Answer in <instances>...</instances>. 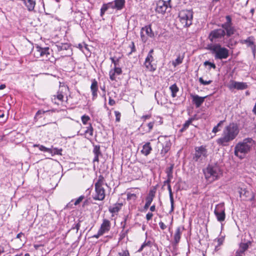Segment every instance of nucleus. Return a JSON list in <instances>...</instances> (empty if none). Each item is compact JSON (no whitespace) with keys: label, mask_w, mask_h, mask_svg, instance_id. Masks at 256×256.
Here are the masks:
<instances>
[{"label":"nucleus","mask_w":256,"mask_h":256,"mask_svg":"<svg viewBox=\"0 0 256 256\" xmlns=\"http://www.w3.org/2000/svg\"><path fill=\"white\" fill-rule=\"evenodd\" d=\"M219 131H220V129L218 128V126H215L212 130V132L214 133H216L217 132H218Z\"/></svg>","instance_id":"nucleus-57"},{"label":"nucleus","mask_w":256,"mask_h":256,"mask_svg":"<svg viewBox=\"0 0 256 256\" xmlns=\"http://www.w3.org/2000/svg\"><path fill=\"white\" fill-rule=\"evenodd\" d=\"M184 58V54L182 56H178V58L172 62V65L176 67L177 66L180 64L182 62Z\"/></svg>","instance_id":"nucleus-32"},{"label":"nucleus","mask_w":256,"mask_h":256,"mask_svg":"<svg viewBox=\"0 0 256 256\" xmlns=\"http://www.w3.org/2000/svg\"><path fill=\"white\" fill-rule=\"evenodd\" d=\"M223 240H224V238H218V242L219 245H220L221 244H222Z\"/></svg>","instance_id":"nucleus-61"},{"label":"nucleus","mask_w":256,"mask_h":256,"mask_svg":"<svg viewBox=\"0 0 256 256\" xmlns=\"http://www.w3.org/2000/svg\"><path fill=\"white\" fill-rule=\"evenodd\" d=\"M228 88L230 90L235 88L238 90H242L248 88V84L246 82L232 81Z\"/></svg>","instance_id":"nucleus-16"},{"label":"nucleus","mask_w":256,"mask_h":256,"mask_svg":"<svg viewBox=\"0 0 256 256\" xmlns=\"http://www.w3.org/2000/svg\"><path fill=\"white\" fill-rule=\"evenodd\" d=\"M164 139L163 142H159L162 146V149L160 152V154L162 156H164L170 150L172 145L170 140L168 137H164Z\"/></svg>","instance_id":"nucleus-15"},{"label":"nucleus","mask_w":256,"mask_h":256,"mask_svg":"<svg viewBox=\"0 0 256 256\" xmlns=\"http://www.w3.org/2000/svg\"><path fill=\"white\" fill-rule=\"evenodd\" d=\"M152 150V148L150 146V143L148 142L143 146L141 152L145 156H148L150 154Z\"/></svg>","instance_id":"nucleus-25"},{"label":"nucleus","mask_w":256,"mask_h":256,"mask_svg":"<svg viewBox=\"0 0 256 256\" xmlns=\"http://www.w3.org/2000/svg\"><path fill=\"white\" fill-rule=\"evenodd\" d=\"M192 102L196 105V108H199L204 102V99L206 96H200L197 94H191Z\"/></svg>","instance_id":"nucleus-18"},{"label":"nucleus","mask_w":256,"mask_h":256,"mask_svg":"<svg viewBox=\"0 0 256 256\" xmlns=\"http://www.w3.org/2000/svg\"><path fill=\"white\" fill-rule=\"evenodd\" d=\"M116 74L114 72L113 70H112L110 71L109 75H110V78L112 80H116V76L115 74Z\"/></svg>","instance_id":"nucleus-45"},{"label":"nucleus","mask_w":256,"mask_h":256,"mask_svg":"<svg viewBox=\"0 0 256 256\" xmlns=\"http://www.w3.org/2000/svg\"><path fill=\"white\" fill-rule=\"evenodd\" d=\"M104 184V176L100 175L97 182L94 184L96 195L94 198L96 200H102L105 198V190L103 186Z\"/></svg>","instance_id":"nucleus-5"},{"label":"nucleus","mask_w":256,"mask_h":256,"mask_svg":"<svg viewBox=\"0 0 256 256\" xmlns=\"http://www.w3.org/2000/svg\"><path fill=\"white\" fill-rule=\"evenodd\" d=\"M225 208L224 203L217 204L214 210V214L218 221L222 222L226 218Z\"/></svg>","instance_id":"nucleus-14"},{"label":"nucleus","mask_w":256,"mask_h":256,"mask_svg":"<svg viewBox=\"0 0 256 256\" xmlns=\"http://www.w3.org/2000/svg\"><path fill=\"white\" fill-rule=\"evenodd\" d=\"M113 70L114 72L118 75L121 74L122 72V70L121 68H118L117 66L114 67V68L113 69Z\"/></svg>","instance_id":"nucleus-48"},{"label":"nucleus","mask_w":256,"mask_h":256,"mask_svg":"<svg viewBox=\"0 0 256 256\" xmlns=\"http://www.w3.org/2000/svg\"><path fill=\"white\" fill-rule=\"evenodd\" d=\"M154 37V34L152 30L151 25L146 26L141 28L140 38L143 42L146 43L148 38Z\"/></svg>","instance_id":"nucleus-12"},{"label":"nucleus","mask_w":256,"mask_h":256,"mask_svg":"<svg viewBox=\"0 0 256 256\" xmlns=\"http://www.w3.org/2000/svg\"><path fill=\"white\" fill-rule=\"evenodd\" d=\"M120 58V57L116 58V56H112L110 58V60H112V63L114 64V67L117 66Z\"/></svg>","instance_id":"nucleus-37"},{"label":"nucleus","mask_w":256,"mask_h":256,"mask_svg":"<svg viewBox=\"0 0 256 256\" xmlns=\"http://www.w3.org/2000/svg\"><path fill=\"white\" fill-rule=\"evenodd\" d=\"M139 194L137 188H132L130 192L127 193V200H135L137 198V194Z\"/></svg>","instance_id":"nucleus-21"},{"label":"nucleus","mask_w":256,"mask_h":256,"mask_svg":"<svg viewBox=\"0 0 256 256\" xmlns=\"http://www.w3.org/2000/svg\"><path fill=\"white\" fill-rule=\"evenodd\" d=\"M239 132L236 124L230 123L224 128L222 136L216 140V144L222 146H228L230 142L236 138Z\"/></svg>","instance_id":"nucleus-1"},{"label":"nucleus","mask_w":256,"mask_h":256,"mask_svg":"<svg viewBox=\"0 0 256 256\" xmlns=\"http://www.w3.org/2000/svg\"><path fill=\"white\" fill-rule=\"evenodd\" d=\"M115 104V100L110 97L108 100V104L110 106H114Z\"/></svg>","instance_id":"nucleus-55"},{"label":"nucleus","mask_w":256,"mask_h":256,"mask_svg":"<svg viewBox=\"0 0 256 256\" xmlns=\"http://www.w3.org/2000/svg\"><path fill=\"white\" fill-rule=\"evenodd\" d=\"M204 65L206 66L208 65L210 66V68H212L214 69H215L216 68V64L214 63L210 62L208 61H206L204 62Z\"/></svg>","instance_id":"nucleus-46"},{"label":"nucleus","mask_w":256,"mask_h":256,"mask_svg":"<svg viewBox=\"0 0 256 256\" xmlns=\"http://www.w3.org/2000/svg\"><path fill=\"white\" fill-rule=\"evenodd\" d=\"M240 42L242 44H246L250 48L255 45L253 36H249L246 40H240Z\"/></svg>","instance_id":"nucleus-26"},{"label":"nucleus","mask_w":256,"mask_h":256,"mask_svg":"<svg viewBox=\"0 0 256 256\" xmlns=\"http://www.w3.org/2000/svg\"><path fill=\"white\" fill-rule=\"evenodd\" d=\"M146 246H150V247L152 246V242L150 240H148L147 242L145 241L142 244L141 246V247L140 248L138 252H140L142 251L143 248Z\"/></svg>","instance_id":"nucleus-38"},{"label":"nucleus","mask_w":256,"mask_h":256,"mask_svg":"<svg viewBox=\"0 0 256 256\" xmlns=\"http://www.w3.org/2000/svg\"><path fill=\"white\" fill-rule=\"evenodd\" d=\"M216 60L226 59L229 56V50L222 46L220 44H212L208 46Z\"/></svg>","instance_id":"nucleus-3"},{"label":"nucleus","mask_w":256,"mask_h":256,"mask_svg":"<svg viewBox=\"0 0 256 256\" xmlns=\"http://www.w3.org/2000/svg\"><path fill=\"white\" fill-rule=\"evenodd\" d=\"M120 256H130V254L128 250H123L122 252H119Z\"/></svg>","instance_id":"nucleus-51"},{"label":"nucleus","mask_w":256,"mask_h":256,"mask_svg":"<svg viewBox=\"0 0 256 256\" xmlns=\"http://www.w3.org/2000/svg\"><path fill=\"white\" fill-rule=\"evenodd\" d=\"M204 173L206 178L210 182L218 179L222 174L220 168L216 164H208L204 170Z\"/></svg>","instance_id":"nucleus-4"},{"label":"nucleus","mask_w":256,"mask_h":256,"mask_svg":"<svg viewBox=\"0 0 256 256\" xmlns=\"http://www.w3.org/2000/svg\"><path fill=\"white\" fill-rule=\"evenodd\" d=\"M54 111V110H38L37 112L36 116H38L42 114H45L46 112H53Z\"/></svg>","instance_id":"nucleus-44"},{"label":"nucleus","mask_w":256,"mask_h":256,"mask_svg":"<svg viewBox=\"0 0 256 256\" xmlns=\"http://www.w3.org/2000/svg\"><path fill=\"white\" fill-rule=\"evenodd\" d=\"M195 120V118L192 117L189 118L188 120H186L185 123L183 124L182 128L180 130L181 132H184L186 130L189 126L192 124V122Z\"/></svg>","instance_id":"nucleus-31"},{"label":"nucleus","mask_w":256,"mask_h":256,"mask_svg":"<svg viewBox=\"0 0 256 256\" xmlns=\"http://www.w3.org/2000/svg\"><path fill=\"white\" fill-rule=\"evenodd\" d=\"M198 80L200 84L206 86L210 84L212 82V80H203L202 78H200L198 79Z\"/></svg>","instance_id":"nucleus-41"},{"label":"nucleus","mask_w":256,"mask_h":256,"mask_svg":"<svg viewBox=\"0 0 256 256\" xmlns=\"http://www.w3.org/2000/svg\"><path fill=\"white\" fill-rule=\"evenodd\" d=\"M110 224L108 220L104 219L100 228V234H104L106 232H108L110 229Z\"/></svg>","instance_id":"nucleus-20"},{"label":"nucleus","mask_w":256,"mask_h":256,"mask_svg":"<svg viewBox=\"0 0 256 256\" xmlns=\"http://www.w3.org/2000/svg\"><path fill=\"white\" fill-rule=\"evenodd\" d=\"M167 174L168 179L171 180L173 176L172 174Z\"/></svg>","instance_id":"nucleus-64"},{"label":"nucleus","mask_w":256,"mask_h":256,"mask_svg":"<svg viewBox=\"0 0 256 256\" xmlns=\"http://www.w3.org/2000/svg\"><path fill=\"white\" fill-rule=\"evenodd\" d=\"M102 234H100V230H98V234H96L94 235L93 237L98 238L100 236H102Z\"/></svg>","instance_id":"nucleus-59"},{"label":"nucleus","mask_w":256,"mask_h":256,"mask_svg":"<svg viewBox=\"0 0 256 256\" xmlns=\"http://www.w3.org/2000/svg\"><path fill=\"white\" fill-rule=\"evenodd\" d=\"M154 124V122H149L146 126L148 127V129L145 130V132H150L152 129Z\"/></svg>","instance_id":"nucleus-43"},{"label":"nucleus","mask_w":256,"mask_h":256,"mask_svg":"<svg viewBox=\"0 0 256 256\" xmlns=\"http://www.w3.org/2000/svg\"><path fill=\"white\" fill-rule=\"evenodd\" d=\"M98 156H94V158L93 160V162H99V159H98Z\"/></svg>","instance_id":"nucleus-62"},{"label":"nucleus","mask_w":256,"mask_h":256,"mask_svg":"<svg viewBox=\"0 0 256 256\" xmlns=\"http://www.w3.org/2000/svg\"><path fill=\"white\" fill-rule=\"evenodd\" d=\"M90 120V118L88 116L84 115L82 116V121L84 124H86Z\"/></svg>","instance_id":"nucleus-42"},{"label":"nucleus","mask_w":256,"mask_h":256,"mask_svg":"<svg viewBox=\"0 0 256 256\" xmlns=\"http://www.w3.org/2000/svg\"><path fill=\"white\" fill-rule=\"evenodd\" d=\"M251 48L252 52L254 56L255 57L256 53V46L254 45V46L251 47Z\"/></svg>","instance_id":"nucleus-56"},{"label":"nucleus","mask_w":256,"mask_h":256,"mask_svg":"<svg viewBox=\"0 0 256 256\" xmlns=\"http://www.w3.org/2000/svg\"><path fill=\"white\" fill-rule=\"evenodd\" d=\"M115 9L121 10L124 6L125 0H115L114 2Z\"/></svg>","instance_id":"nucleus-27"},{"label":"nucleus","mask_w":256,"mask_h":256,"mask_svg":"<svg viewBox=\"0 0 256 256\" xmlns=\"http://www.w3.org/2000/svg\"><path fill=\"white\" fill-rule=\"evenodd\" d=\"M171 0H159L156 3V10L164 14L167 10L170 12L171 8Z\"/></svg>","instance_id":"nucleus-9"},{"label":"nucleus","mask_w":256,"mask_h":256,"mask_svg":"<svg viewBox=\"0 0 256 256\" xmlns=\"http://www.w3.org/2000/svg\"><path fill=\"white\" fill-rule=\"evenodd\" d=\"M80 224L78 222L76 224V226H74V227L73 228H76V231L78 232V230L80 229Z\"/></svg>","instance_id":"nucleus-58"},{"label":"nucleus","mask_w":256,"mask_h":256,"mask_svg":"<svg viewBox=\"0 0 256 256\" xmlns=\"http://www.w3.org/2000/svg\"><path fill=\"white\" fill-rule=\"evenodd\" d=\"M53 97H54V98H52V100H55L56 98L58 100H60V101H62L63 100V98H64V96H63V94H62V93L61 92H58V93H57V94L56 95H54L53 96Z\"/></svg>","instance_id":"nucleus-40"},{"label":"nucleus","mask_w":256,"mask_h":256,"mask_svg":"<svg viewBox=\"0 0 256 256\" xmlns=\"http://www.w3.org/2000/svg\"><path fill=\"white\" fill-rule=\"evenodd\" d=\"M154 50L152 49L148 52L146 58L145 62H144V66L148 70L153 72L156 70V64H152L154 60V58L153 56Z\"/></svg>","instance_id":"nucleus-11"},{"label":"nucleus","mask_w":256,"mask_h":256,"mask_svg":"<svg viewBox=\"0 0 256 256\" xmlns=\"http://www.w3.org/2000/svg\"><path fill=\"white\" fill-rule=\"evenodd\" d=\"M159 226L160 228L162 230H165L166 228V226L165 225V224L162 222H159Z\"/></svg>","instance_id":"nucleus-53"},{"label":"nucleus","mask_w":256,"mask_h":256,"mask_svg":"<svg viewBox=\"0 0 256 256\" xmlns=\"http://www.w3.org/2000/svg\"><path fill=\"white\" fill-rule=\"evenodd\" d=\"M170 89L172 92V98L176 96V92L178 91V88L176 84H174L170 87Z\"/></svg>","instance_id":"nucleus-33"},{"label":"nucleus","mask_w":256,"mask_h":256,"mask_svg":"<svg viewBox=\"0 0 256 256\" xmlns=\"http://www.w3.org/2000/svg\"><path fill=\"white\" fill-rule=\"evenodd\" d=\"M254 144V142L252 138H246L242 142H238L234 147V155L240 159L244 158Z\"/></svg>","instance_id":"nucleus-2"},{"label":"nucleus","mask_w":256,"mask_h":256,"mask_svg":"<svg viewBox=\"0 0 256 256\" xmlns=\"http://www.w3.org/2000/svg\"><path fill=\"white\" fill-rule=\"evenodd\" d=\"M169 195H170V212H172L174 210V200L173 198V194L172 192V190L168 192Z\"/></svg>","instance_id":"nucleus-34"},{"label":"nucleus","mask_w":256,"mask_h":256,"mask_svg":"<svg viewBox=\"0 0 256 256\" xmlns=\"http://www.w3.org/2000/svg\"><path fill=\"white\" fill-rule=\"evenodd\" d=\"M112 8L115 9L114 2H110L107 4H104L102 6V7L100 9V15L102 16L104 12L108 9Z\"/></svg>","instance_id":"nucleus-22"},{"label":"nucleus","mask_w":256,"mask_h":256,"mask_svg":"<svg viewBox=\"0 0 256 256\" xmlns=\"http://www.w3.org/2000/svg\"><path fill=\"white\" fill-rule=\"evenodd\" d=\"M174 168V165L172 164L170 167L166 168V174H172V170Z\"/></svg>","instance_id":"nucleus-52"},{"label":"nucleus","mask_w":256,"mask_h":256,"mask_svg":"<svg viewBox=\"0 0 256 256\" xmlns=\"http://www.w3.org/2000/svg\"><path fill=\"white\" fill-rule=\"evenodd\" d=\"M28 10L32 11L34 10L36 5V2L34 0H22Z\"/></svg>","instance_id":"nucleus-23"},{"label":"nucleus","mask_w":256,"mask_h":256,"mask_svg":"<svg viewBox=\"0 0 256 256\" xmlns=\"http://www.w3.org/2000/svg\"><path fill=\"white\" fill-rule=\"evenodd\" d=\"M130 47L131 49V51L130 52H129L128 55L132 54V52H134L136 51L134 44L133 42H131L130 45Z\"/></svg>","instance_id":"nucleus-49"},{"label":"nucleus","mask_w":256,"mask_h":256,"mask_svg":"<svg viewBox=\"0 0 256 256\" xmlns=\"http://www.w3.org/2000/svg\"><path fill=\"white\" fill-rule=\"evenodd\" d=\"M240 196L245 200H252L254 199V196L251 191H248L246 189L241 190L240 192Z\"/></svg>","instance_id":"nucleus-17"},{"label":"nucleus","mask_w":256,"mask_h":256,"mask_svg":"<svg viewBox=\"0 0 256 256\" xmlns=\"http://www.w3.org/2000/svg\"><path fill=\"white\" fill-rule=\"evenodd\" d=\"M153 216V214L151 212H148L146 215V218L148 220H150L152 219Z\"/></svg>","instance_id":"nucleus-54"},{"label":"nucleus","mask_w":256,"mask_h":256,"mask_svg":"<svg viewBox=\"0 0 256 256\" xmlns=\"http://www.w3.org/2000/svg\"><path fill=\"white\" fill-rule=\"evenodd\" d=\"M155 196V191L151 190L150 191L148 196L146 198V202L151 204Z\"/></svg>","instance_id":"nucleus-30"},{"label":"nucleus","mask_w":256,"mask_h":256,"mask_svg":"<svg viewBox=\"0 0 256 256\" xmlns=\"http://www.w3.org/2000/svg\"><path fill=\"white\" fill-rule=\"evenodd\" d=\"M34 55L36 58H42V60L48 58L50 55V48L48 47L42 48L38 46L35 47Z\"/></svg>","instance_id":"nucleus-10"},{"label":"nucleus","mask_w":256,"mask_h":256,"mask_svg":"<svg viewBox=\"0 0 256 256\" xmlns=\"http://www.w3.org/2000/svg\"><path fill=\"white\" fill-rule=\"evenodd\" d=\"M207 156V150L205 146H202L195 148V154L193 159L196 162H202Z\"/></svg>","instance_id":"nucleus-13"},{"label":"nucleus","mask_w":256,"mask_h":256,"mask_svg":"<svg viewBox=\"0 0 256 256\" xmlns=\"http://www.w3.org/2000/svg\"><path fill=\"white\" fill-rule=\"evenodd\" d=\"M178 18L182 26L188 27L192 24L193 12L192 10H182L179 12Z\"/></svg>","instance_id":"nucleus-6"},{"label":"nucleus","mask_w":256,"mask_h":256,"mask_svg":"<svg viewBox=\"0 0 256 256\" xmlns=\"http://www.w3.org/2000/svg\"><path fill=\"white\" fill-rule=\"evenodd\" d=\"M226 22L222 24V29L224 30L226 36L230 37L236 32V29L232 26V20L230 16H226Z\"/></svg>","instance_id":"nucleus-8"},{"label":"nucleus","mask_w":256,"mask_h":256,"mask_svg":"<svg viewBox=\"0 0 256 256\" xmlns=\"http://www.w3.org/2000/svg\"><path fill=\"white\" fill-rule=\"evenodd\" d=\"M184 228H181L180 227H178L176 228V232L174 236V242L176 244H177L179 242L180 239L182 232Z\"/></svg>","instance_id":"nucleus-24"},{"label":"nucleus","mask_w":256,"mask_h":256,"mask_svg":"<svg viewBox=\"0 0 256 256\" xmlns=\"http://www.w3.org/2000/svg\"><path fill=\"white\" fill-rule=\"evenodd\" d=\"M4 117V114H0V120H2V122H4L6 120V118L2 120V118Z\"/></svg>","instance_id":"nucleus-60"},{"label":"nucleus","mask_w":256,"mask_h":256,"mask_svg":"<svg viewBox=\"0 0 256 256\" xmlns=\"http://www.w3.org/2000/svg\"><path fill=\"white\" fill-rule=\"evenodd\" d=\"M90 90L92 92V100H94L98 96V84L96 79L92 80L90 86Z\"/></svg>","instance_id":"nucleus-19"},{"label":"nucleus","mask_w":256,"mask_h":256,"mask_svg":"<svg viewBox=\"0 0 256 256\" xmlns=\"http://www.w3.org/2000/svg\"><path fill=\"white\" fill-rule=\"evenodd\" d=\"M122 204L119 203L116 204L113 206H110L108 208L110 213L118 212L121 208Z\"/></svg>","instance_id":"nucleus-28"},{"label":"nucleus","mask_w":256,"mask_h":256,"mask_svg":"<svg viewBox=\"0 0 256 256\" xmlns=\"http://www.w3.org/2000/svg\"><path fill=\"white\" fill-rule=\"evenodd\" d=\"M248 248V243H241L240 244L239 248L238 250L239 253L243 254H244L245 251Z\"/></svg>","instance_id":"nucleus-29"},{"label":"nucleus","mask_w":256,"mask_h":256,"mask_svg":"<svg viewBox=\"0 0 256 256\" xmlns=\"http://www.w3.org/2000/svg\"><path fill=\"white\" fill-rule=\"evenodd\" d=\"M93 152L96 156H99L102 155L101 152L100 150V147L99 146H95L93 150Z\"/></svg>","instance_id":"nucleus-36"},{"label":"nucleus","mask_w":256,"mask_h":256,"mask_svg":"<svg viewBox=\"0 0 256 256\" xmlns=\"http://www.w3.org/2000/svg\"><path fill=\"white\" fill-rule=\"evenodd\" d=\"M84 198V196H80L74 202V204L75 206L78 204Z\"/></svg>","instance_id":"nucleus-50"},{"label":"nucleus","mask_w":256,"mask_h":256,"mask_svg":"<svg viewBox=\"0 0 256 256\" xmlns=\"http://www.w3.org/2000/svg\"><path fill=\"white\" fill-rule=\"evenodd\" d=\"M93 128L90 124L86 128V130L85 131L86 134H88L90 136H92L93 135Z\"/></svg>","instance_id":"nucleus-39"},{"label":"nucleus","mask_w":256,"mask_h":256,"mask_svg":"<svg viewBox=\"0 0 256 256\" xmlns=\"http://www.w3.org/2000/svg\"><path fill=\"white\" fill-rule=\"evenodd\" d=\"M170 180L167 178V180L164 182V184H167L168 186V184H170Z\"/></svg>","instance_id":"nucleus-63"},{"label":"nucleus","mask_w":256,"mask_h":256,"mask_svg":"<svg viewBox=\"0 0 256 256\" xmlns=\"http://www.w3.org/2000/svg\"><path fill=\"white\" fill-rule=\"evenodd\" d=\"M226 32L222 28H217L212 30L209 35L208 39L213 44L216 42H224Z\"/></svg>","instance_id":"nucleus-7"},{"label":"nucleus","mask_w":256,"mask_h":256,"mask_svg":"<svg viewBox=\"0 0 256 256\" xmlns=\"http://www.w3.org/2000/svg\"><path fill=\"white\" fill-rule=\"evenodd\" d=\"M114 114H115V116H116V122H119L120 121V116H121L120 113L119 112H118V111H115L114 112Z\"/></svg>","instance_id":"nucleus-47"},{"label":"nucleus","mask_w":256,"mask_h":256,"mask_svg":"<svg viewBox=\"0 0 256 256\" xmlns=\"http://www.w3.org/2000/svg\"><path fill=\"white\" fill-rule=\"evenodd\" d=\"M34 146L38 147L40 150L48 152H52V150L50 148L45 147L44 146L40 145V144H34Z\"/></svg>","instance_id":"nucleus-35"}]
</instances>
